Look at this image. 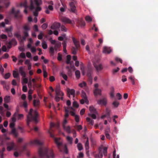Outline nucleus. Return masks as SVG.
<instances>
[{"label":"nucleus","mask_w":158,"mask_h":158,"mask_svg":"<svg viewBox=\"0 0 158 158\" xmlns=\"http://www.w3.org/2000/svg\"><path fill=\"white\" fill-rule=\"evenodd\" d=\"M55 125L54 123H51L50 125V128L48 131V132L50 136L54 139V142L60 151L61 152H64L65 153L67 154L68 153V150L66 145L63 144L62 141L60 138H56L55 137L54 135L52 133L53 130L52 128L54 127Z\"/></svg>","instance_id":"f257e3e1"},{"label":"nucleus","mask_w":158,"mask_h":158,"mask_svg":"<svg viewBox=\"0 0 158 158\" xmlns=\"http://www.w3.org/2000/svg\"><path fill=\"white\" fill-rule=\"evenodd\" d=\"M41 4V0H30V6L29 7L31 10L35 9V10L33 12L35 16H37L38 14V12L41 10V8L39 6Z\"/></svg>","instance_id":"f03ea898"},{"label":"nucleus","mask_w":158,"mask_h":158,"mask_svg":"<svg viewBox=\"0 0 158 158\" xmlns=\"http://www.w3.org/2000/svg\"><path fill=\"white\" fill-rule=\"evenodd\" d=\"M40 156L42 158H54V155L52 150H48L47 148H40L39 150Z\"/></svg>","instance_id":"7ed1b4c3"},{"label":"nucleus","mask_w":158,"mask_h":158,"mask_svg":"<svg viewBox=\"0 0 158 158\" xmlns=\"http://www.w3.org/2000/svg\"><path fill=\"white\" fill-rule=\"evenodd\" d=\"M33 110L32 109H30V111L28 113V114L27 116V123L28 126H29L30 123L32 120L35 122L37 121V117L38 114L36 111H35L34 112V114H32Z\"/></svg>","instance_id":"20e7f679"},{"label":"nucleus","mask_w":158,"mask_h":158,"mask_svg":"<svg viewBox=\"0 0 158 158\" xmlns=\"http://www.w3.org/2000/svg\"><path fill=\"white\" fill-rule=\"evenodd\" d=\"M73 41L75 45V47H73L71 48L72 53L75 55L77 52L80 47V42L77 41L74 38H73Z\"/></svg>","instance_id":"39448f33"},{"label":"nucleus","mask_w":158,"mask_h":158,"mask_svg":"<svg viewBox=\"0 0 158 158\" xmlns=\"http://www.w3.org/2000/svg\"><path fill=\"white\" fill-rule=\"evenodd\" d=\"M7 150L8 151H10L12 150H17L18 149V147L15 143L12 142H9L7 143Z\"/></svg>","instance_id":"423d86ee"},{"label":"nucleus","mask_w":158,"mask_h":158,"mask_svg":"<svg viewBox=\"0 0 158 158\" xmlns=\"http://www.w3.org/2000/svg\"><path fill=\"white\" fill-rule=\"evenodd\" d=\"M61 45V43L59 42H58L55 44L54 47L51 46L50 47L49 50V52L51 55L53 56L54 54V50L56 51H57L58 49L60 47Z\"/></svg>","instance_id":"0eeeda50"},{"label":"nucleus","mask_w":158,"mask_h":158,"mask_svg":"<svg viewBox=\"0 0 158 158\" xmlns=\"http://www.w3.org/2000/svg\"><path fill=\"white\" fill-rule=\"evenodd\" d=\"M15 123H11L10 124V127L12 128L11 133L15 137H17L19 136V133L16 131V129L14 128Z\"/></svg>","instance_id":"6e6552de"},{"label":"nucleus","mask_w":158,"mask_h":158,"mask_svg":"<svg viewBox=\"0 0 158 158\" xmlns=\"http://www.w3.org/2000/svg\"><path fill=\"white\" fill-rule=\"evenodd\" d=\"M98 104L106 106L107 104V99L106 97H103L101 99L97 101Z\"/></svg>","instance_id":"1a4fd4ad"},{"label":"nucleus","mask_w":158,"mask_h":158,"mask_svg":"<svg viewBox=\"0 0 158 158\" xmlns=\"http://www.w3.org/2000/svg\"><path fill=\"white\" fill-rule=\"evenodd\" d=\"M93 64L97 71H100L103 69L102 64H99L98 61L96 62H93Z\"/></svg>","instance_id":"9d476101"},{"label":"nucleus","mask_w":158,"mask_h":158,"mask_svg":"<svg viewBox=\"0 0 158 158\" xmlns=\"http://www.w3.org/2000/svg\"><path fill=\"white\" fill-rule=\"evenodd\" d=\"M13 44H14L15 45L17 44V42L15 39H12L7 44V48L9 49L11 48Z\"/></svg>","instance_id":"9b49d317"},{"label":"nucleus","mask_w":158,"mask_h":158,"mask_svg":"<svg viewBox=\"0 0 158 158\" xmlns=\"http://www.w3.org/2000/svg\"><path fill=\"white\" fill-rule=\"evenodd\" d=\"M61 20L63 22L65 23L73 24L72 21L69 19L65 17H62Z\"/></svg>","instance_id":"f8f14e48"},{"label":"nucleus","mask_w":158,"mask_h":158,"mask_svg":"<svg viewBox=\"0 0 158 158\" xmlns=\"http://www.w3.org/2000/svg\"><path fill=\"white\" fill-rule=\"evenodd\" d=\"M60 27V24L59 23L54 22L51 26V28L53 30H56L59 28Z\"/></svg>","instance_id":"ddd939ff"},{"label":"nucleus","mask_w":158,"mask_h":158,"mask_svg":"<svg viewBox=\"0 0 158 158\" xmlns=\"http://www.w3.org/2000/svg\"><path fill=\"white\" fill-rule=\"evenodd\" d=\"M23 33L24 34V36L22 37L21 36V38L19 40L21 42H23L24 40H26V38L29 36L28 33H27L25 31H23Z\"/></svg>","instance_id":"4468645a"},{"label":"nucleus","mask_w":158,"mask_h":158,"mask_svg":"<svg viewBox=\"0 0 158 158\" xmlns=\"http://www.w3.org/2000/svg\"><path fill=\"white\" fill-rule=\"evenodd\" d=\"M31 143L32 144H35L40 146H42L43 144L42 142L36 139L31 141Z\"/></svg>","instance_id":"2eb2a0df"},{"label":"nucleus","mask_w":158,"mask_h":158,"mask_svg":"<svg viewBox=\"0 0 158 158\" xmlns=\"http://www.w3.org/2000/svg\"><path fill=\"white\" fill-rule=\"evenodd\" d=\"M19 72L23 77L25 78L26 77V73L23 67H21L19 68Z\"/></svg>","instance_id":"dca6fc26"},{"label":"nucleus","mask_w":158,"mask_h":158,"mask_svg":"<svg viewBox=\"0 0 158 158\" xmlns=\"http://www.w3.org/2000/svg\"><path fill=\"white\" fill-rule=\"evenodd\" d=\"M111 51L110 48L104 47L103 48V52L104 53L109 54Z\"/></svg>","instance_id":"f3484780"},{"label":"nucleus","mask_w":158,"mask_h":158,"mask_svg":"<svg viewBox=\"0 0 158 158\" xmlns=\"http://www.w3.org/2000/svg\"><path fill=\"white\" fill-rule=\"evenodd\" d=\"M67 91L68 93V96L69 97H70V94L73 95V97L75 96V90L73 89H68Z\"/></svg>","instance_id":"a211bd4d"},{"label":"nucleus","mask_w":158,"mask_h":158,"mask_svg":"<svg viewBox=\"0 0 158 158\" xmlns=\"http://www.w3.org/2000/svg\"><path fill=\"white\" fill-rule=\"evenodd\" d=\"M101 90L98 88H95L94 90V93L95 96L99 95H101L102 94Z\"/></svg>","instance_id":"6ab92c4d"},{"label":"nucleus","mask_w":158,"mask_h":158,"mask_svg":"<svg viewBox=\"0 0 158 158\" xmlns=\"http://www.w3.org/2000/svg\"><path fill=\"white\" fill-rule=\"evenodd\" d=\"M92 71V69L91 68H88L87 75L89 77L90 80L91 81V83H92V78L91 77V73Z\"/></svg>","instance_id":"aec40b11"},{"label":"nucleus","mask_w":158,"mask_h":158,"mask_svg":"<svg viewBox=\"0 0 158 158\" xmlns=\"http://www.w3.org/2000/svg\"><path fill=\"white\" fill-rule=\"evenodd\" d=\"M23 31H25L28 33V31L30 30V27L28 25L25 24L23 26Z\"/></svg>","instance_id":"412c9836"},{"label":"nucleus","mask_w":158,"mask_h":158,"mask_svg":"<svg viewBox=\"0 0 158 158\" xmlns=\"http://www.w3.org/2000/svg\"><path fill=\"white\" fill-rule=\"evenodd\" d=\"M77 23L81 26H84L85 25V21L82 19H79L77 21Z\"/></svg>","instance_id":"4be33fe9"},{"label":"nucleus","mask_w":158,"mask_h":158,"mask_svg":"<svg viewBox=\"0 0 158 158\" xmlns=\"http://www.w3.org/2000/svg\"><path fill=\"white\" fill-rule=\"evenodd\" d=\"M79 86L81 87H85V89L86 91H88V89H87L86 87V83L84 81H83L81 83L79 84Z\"/></svg>","instance_id":"5701e85b"},{"label":"nucleus","mask_w":158,"mask_h":158,"mask_svg":"<svg viewBox=\"0 0 158 158\" xmlns=\"http://www.w3.org/2000/svg\"><path fill=\"white\" fill-rule=\"evenodd\" d=\"M63 127L64 130L68 133H70L71 132L70 127L69 126H64Z\"/></svg>","instance_id":"b1692460"},{"label":"nucleus","mask_w":158,"mask_h":158,"mask_svg":"<svg viewBox=\"0 0 158 158\" xmlns=\"http://www.w3.org/2000/svg\"><path fill=\"white\" fill-rule=\"evenodd\" d=\"M102 148L103 146L102 145L98 149L99 153V155H100L99 158H102V157L103 156V153L102 152Z\"/></svg>","instance_id":"393cba45"},{"label":"nucleus","mask_w":158,"mask_h":158,"mask_svg":"<svg viewBox=\"0 0 158 158\" xmlns=\"http://www.w3.org/2000/svg\"><path fill=\"white\" fill-rule=\"evenodd\" d=\"M74 128L78 131H80L83 128L81 125H78L77 124H76Z\"/></svg>","instance_id":"a878e982"},{"label":"nucleus","mask_w":158,"mask_h":158,"mask_svg":"<svg viewBox=\"0 0 158 158\" xmlns=\"http://www.w3.org/2000/svg\"><path fill=\"white\" fill-rule=\"evenodd\" d=\"M89 110L91 113H97V111L96 109L93 106H90L89 108Z\"/></svg>","instance_id":"bb28decb"},{"label":"nucleus","mask_w":158,"mask_h":158,"mask_svg":"<svg viewBox=\"0 0 158 158\" xmlns=\"http://www.w3.org/2000/svg\"><path fill=\"white\" fill-rule=\"evenodd\" d=\"M40 104V101L39 100L34 99L33 100V105L34 106L37 107Z\"/></svg>","instance_id":"cd10ccee"},{"label":"nucleus","mask_w":158,"mask_h":158,"mask_svg":"<svg viewBox=\"0 0 158 158\" xmlns=\"http://www.w3.org/2000/svg\"><path fill=\"white\" fill-rule=\"evenodd\" d=\"M9 0H3V2L6 7H8L10 5V2Z\"/></svg>","instance_id":"c85d7f7f"},{"label":"nucleus","mask_w":158,"mask_h":158,"mask_svg":"<svg viewBox=\"0 0 158 158\" xmlns=\"http://www.w3.org/2000/svg\"><path fill=\"white\" fill-rule=\"evenodd\" d=\"M86 120L87 122H88L89 123L91 124V125L92 126L94 125V121L92 119L89 118L87 117L86 118Z\"/></svg>","instance_id":"c756f323"},{"label":"nucleus","mask_w":158,"mask_h":158,"mask_svg":"<svg viewBox=\"0 0 158 158\" xmlns=\"http://www.w3.org/2000/svg\"><path fill=\"white\" fill-rule=\"evenodd\" d=\"M4 102L6 103H9L10 101V97L9 96H6L4 98Z\"/></svg>","instance_id":"7c9ffc66"},{"label":"nucleus","mask_w":158,"mask_h":158,"mask_svg":"<svg viewBox=\"0 0 158 158\" xmlns=\"http://www.w3.org/2000/svg\"><path fill=\"white\" fill-rule=\"evenodd\" d=\"M75 76L77 79H79L80 77V73L79 70H77L75 72Z\"/></svg>","instance_id":"2f4dec72"},{"label":"nucleus","mask_w":158,"mask_h":158,"mask_svg":"<svg viewBox=\"0 0 158 158\" xmlns=\"http://www.w3.org/2000/svg\"><path fill=\"white\" fill-rule=\"evenodd\" d=\"M21 6H23L25 8H27L28 7L27 1H25L23 3H22L20 4Z\"/></svg>","instance_id":"473e14b6"},{"label":"nucleus","mask_w":158,"mask_h":158,"mask_svg":"<svg viewBox=\"0 0 158 158\" xmlns=\"http://www.w3.org/2000/svg\"><path fill=\"white\" fill-rule=\"evenodd\" d=\"M17 113L15 112L14 114L13 117L12 118V122L15 123L16 122V117H17Z\"/></svg>","instance_id":"72a5a7b5"},{"label":"nucleus","mask_w":158,"mask_h":158,"mask_svg":"<svg viewBox=\"0 0 158 158\" xmlns=\"http://www.w3.org/2000/svg\"><path fill=\"white\" fill-rule=\"evenodd\" d=\"M110 110L108 108H107L106 109V114L108 117V118L110 117Z\"/></svg>","instance_id":"f704fd0d"},{"label":"nucleus","mask_w":158,"mask_h":158,"mask_svg":"<svg viewBox=\"0 0 158 158\" xmlns=\"http://www.w3.org/2000/svg\"><path fill=\"white\" fill-rule=\"evenodd\" d=\"M17 115L16 117L18 119H20L22 118H23V115L22 114H18L17 112H18V110H17Z\"/></svg>","instance_id":"c9c22d12"},{"label":"nucleus","mask_w":158,"mask_h":158,"mask_svg":"<svg viewBox=\"0 0 158 158\" xmlns=\"http://www.w3.org/2000/svg\"><path fill=\"white\" fill-rule=\"evenodd\" d=\"M42 46L43 48L44 49H46L48 48V45L47 44L46 42L45 41H43L42 42Z\"/></svg>","instance_id":"e433bc0d"},{"label":"nucleus","mask_w":158,"mask_h":158,"mask_svg":"<svg viewBox=\"0 0 158 158\" xmlns=\"http://www.w3.org/2000/svg\"><path fill=\"white\" fill-rule=\"evenodd\" d=\"M23 15L21 14H20L17 15V17H15V18L16 19L19 21L22 19Z\"/></svg>","instance_id":"4c0bfd02"},{"label":"nucleus","mask_w":158,"mask_h":158,"mask_svg":"<svg viewBox=\"0 0 158 158\" xmlns=\"http://www.w3.org/2000/svg\"><path fill=\"white\" fill-rule=\"evenodd\" d=\"M85 147L86 150H88L89 149V140L88 139H87L86 141L85 144Z\"/></svg>","instance_id":"58836bf2"},{"label":"nucleus","mask_w":158,"mask_h":158,"mask_svg":"<svg viewBox=\"0 0 158 158\" xmlns=\"http://www.w3.org/2000/svg\"><path fill=\"white\" fill-rule=\"evenodd\" d=\"M85 19L88 22H90L92 21V18L89 16H86L85 17Z\"/></svg>","instance_id":"ea45409f"},{"label":"nucleus","mask_w":158,"mask_h":158,"mask_svg":"<svg viewBox=\"0 0 158 158\" xmlns=\"http://www.w3.org/2000/svg\"><path fill=\"white\" fill-rule=\"evenodd\" d=\"M13 75L15 78H16L18 77L19 74L17 71H14L13 72Z\"/></svg>","instance_id":"a19ab883"},{"label":"nucleus","mask_w":158,"mask_h":158,"mask_svg":"<svg viewBox=\"0 0 158 158\" xmlns=\"http://www.w3.org/2000/svg\"><path fill=\"white\" fill-rule=\"evenodd\" d=\"M71 59V56L70 55H68L67 56L66 63L69 64L70 63V60Z\"/></svg>","instance_id":"79ce46f5"},{"label":"nucleus","mask_w":158,"mask_h":158,"mask_svg":"<svg viewBox=\"0 0 158 158\" xmlns=\"http://www.w3.org/2000/svg\"><path fill=\"white\" fill-rule=\"evenodd\" d=\"M81 96L84 99L87 98L86 94L83 90L81 91Z\"/></svg>","instance_id":"37998d69"},{"label":"nucleus","mask_w":158,"mask_h":158,"mask_svg":"<svg viewBox=\"0 0 158 158\" xmlns=\"http://www.w3.org/2000/svg\"><path fill=\"white\" fill-rule=\"evenodd\" d=\"M119 104V102L116 101H114L112 103V105L115 107H118Z\"/></svg>","instance_id":"c03bdc74"},{"label":"nucleus","mask_w":158,"mask_h":158,"mask_svg":"<svg viewBox=\"0 0 158 158\" xmlns=\"http://www.w3.org/2000/svg\"><path fill=\"white\" fill-rule=\"evenodd\" d=\"M60 75L62 76L65 80L67 81V76L64 73H60Z\"/></svg>","instance_id":"a18cd8bd"},{"label":"nucleus","mask_w":158,"mask_h":158,"mask_svg":"<svg viewBox=\"0 0 158 158\" xmlns=\"http://www.w3.org/2000/svg\"><path fill=\"white\" fill-rule=\"evenodd\" d=\"M102 149H103V154L105 156H106L107 153V147H103Z\"/></svg>","instance_id":"49530a36"},{"label":"nucleus","mask_w":158,"mask_h":158,"mask_svg":"<svg viewBox=\"0 0 158 158\" xmlns=\"http://www.w3.org/2000/svg\"><path fill=\"white\" fill-rule=\"evenodd\" d=\"M12 26H10L9 28H6L5 29V31L7 32H11L12 31Z\"/></svg>","instance_id":"de8ad7c7"},{"label":"nucleus","mask_w":158,"mask_h":158,"mask_svg":"<svg viewBox=\"0 0 158 158\" xmlns=\"http://www.w3.org/2000/svg\"><path fill=\"white\" fill-rule=\"evenodd\" d=\"M96 113H89L88 114V115L91 117L93 119H95L96 118V116L95 115Z\"/></svg>","instance_id":"09e8293b"},{"label":"nucleus","mask_w":158,"mask_h":158,"mask_svg":"<svg viewBox=\"0 0 158 158\" xmlns=\"http://www.w3.org/2000/svg\"><path fill=\"white\" fill-rule=\"evenodd\" d=\"M114 89L113 87H112L110 93V96L112 98L114 97Z\"/></svg>","instance_id":"8fccbe9b"},{"label":"nucleus","mask_w":158,"mask_h":158,"mask_svg":"<svg viewBox=\"0 0 158 158\" xmlns=\"http://www.w3.org/2000/svg\"><path fill=\"white\" fill-rule=\"evenodd\" d=\"M67 139V140L68 142L70 143L71 144L72 143L73 138L69 136H68L66 138Z\"/></svg>","instance_id":"3c124183"},{"label":"nucleus","mask_w":158,"mask_h":158,"mask_svg":"<svg viewBox=\"0 0 158 158\" xmlns=\"http://www.w3.org/2000/svg\"><path fill=\"white\" fill-rule=\"evenodd\" d=\"M128 79L131 80L133 85L135 84V79L133 77H132V76H130L129 77Z\"/></svg>","instance_id":"603ef678"},{"label":"nucleus","mask_w":158,"mask_h":158,"mask_svg":"<svg viewBox=\"0 0 158 158\" xmlns=\"http://www.w3.org/2000/svg\"><path fill=\"white\" fill-rule=\"evenodd\" d=\"M77 147L78 150L79 151H81L83 149V147L81 143H78L77 145Z\"/></svg>","instance_id":"864d4df0"},{"label":"nucleus","mask_w":158,"mask_h":158,"mask_svg":"<svg viewBox=\"0 0 158 158\" xmlns=\"http://www.w3.org/2000/svg\"><path fill=\"white\" fill-rule=\"evenodd\" d=\"M7 38V35L5 34H2L0 35V40L6 39Z\"/></svg>","instance_id":"5fc2aeb1"},{"label":"nucleus","mask_w":158,"mask_h":158,"mask_svg":"<svg viewBox=\"0 0 158 158\" xmlns=\"http://www.w3.org/2000/svg\"><path fill=\"white\" fill-rule=\"evenodd\" d=\"M57 60L60 61H61L62 60V56L60 53L58 54Z\"/></svg>","instance_id":"6e6d98bb"},{"label":"nucleus","mask_w":158,"mask_h":158,"mask_svg":"<svg viewBox=\"0 0 158 158\" xmlns=\"http://www.w3.org/2000/svg\"><path fill=\"white\" fill-rule=\"evenodd\" d=\"M109 129H106V137L108 139H110V135L109 134Z\"/></svg>","instance_id":"4d7b16f0"},{"label":"nucleus","mask_w":158,"mask_h":158,"mask_svg":"<svg viewBox=\"0 0 158 158\" xmlns=\"http://www.w3.org/2000/svg\"><path fill=\"white\" fill-rule=\"evenodd\" d=\"M75 119L77 123H78L80 121V117L79 115H75Z\"/></svg>","instance_id":"13d9d810"},{"label":"nucleus","mask_w":158,"mask_h":158,"mask_svg":"<svg viewBox=\"0 0 158 158\" xmlns=\"http://www.w3.org/2000/svg\"><path fill=\"white\" fill-rule=\"evenodd\" d=\"M14 35L19 40L21 38V35L18 33L16 32L14 34Z\"/></svg>","instance_id":"bf43d9fd"},{"label":"nucleus","mask_w":158,"mask_h":158,"mask_svg":"<svg viewBox=\"0 0 158 158\" xmlns=\"http://www.w3.org/2000/svg\"><path fill=\"white\" fill-rule=\"evenodd\" d=\"M61 31H67V29L66 27L63 25H62L61 26Z\"/></svg>","instance_id":"052dcab7"},{"label":"nucleus","mask_w":158,"mask_h":158,"mask_svg":"<svg viewBox=\"0 0 158 158\" xmlns=\"http://www.w3.org/2000/svg\"><path fill=\"white\" fill-rule=\"evenodd\" d=\"M73 106L74 107L77 108L79 106V105L76 101H74L73 104Z\"/></svg>","instance_id":"680f3d73"},{"label":"nucleus","mask_w":158,"mask_h":158,"mask_svg":"<svg viewBox=\"0 0 158 158\" xmlns=\"http://www.w3.org/2000/svg\"><path fill=\"white\" fill-rule=\"evenodd\" d=\"M48 25L46 23H44L42 26L41 27L43 29H45L48 27Z\"/></svg>","instance_id":"e2e57ef3"},{"label":"nucleus","mask_w":158,"mask_h":158,"mask_svg":"<svg viewBox=\"0 0 158 158\" xmlns=\"http://www.w3.org/2000/svg\"><path fill=\"white\" fill-rule=\"evenodd\" d=\"M10 76V73H7L5 74L4 76V78L5 79H8Z\"/></svg>","instance_id":"0e129e2a"},{"label":"nucleus","mask_w":158,"mask_h":158,"mask_svg":"<svg viewBox=\"0 0 158 158\" xmlns=\"http://www.w3.org/2000/svg\"><path fill=\"white\" fill-rule=\"evenodd\" d=\"M56 95L57 96H62L64 95L63 93L61 91H59V92L56 93Z\"/></svg>","instance_id":"69168bd1"},{"label":"nucleus","mask_w":158,"mask_h":158,"mask_svg":"<svg viewBox=\"0 0 158 158\" xmlns=\"http://www.w3.org/2000/svg\"><path fill=\"white\" fill-rule=\"evenodd\" d=\"M116 96L118 100L121 99L122 98V95L119 93H118Z\"/></svg>","instance_id":"338daca9"},{"label":"nucleus","mask_w":158,"mask_h":158,"mask_svg":"<svg viewBox=\"0 0 158 158\" xmlns=\"http://www.w3.org/2000/svg\"><path fill=\"white\" fill-rule=\"evenodd\" d=\"M119 70V68L117 67L116 69H114L113 70V73L114 74L116 73Z\"/></svg>","instance_id":"774afa93"}]
</instances>
